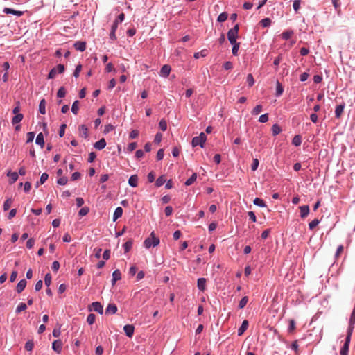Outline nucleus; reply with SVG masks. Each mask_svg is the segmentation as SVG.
I'll return each mask as SVG.
<instances>
[{
  "label": "nucleus",
  "instance_id": "obj_1",
  "mask_svg": "<svg viewBox=\"0 0 355 355\" xmlns=\"http://www.w3.org/2000/svg\"><path fill=\"white\" fill-rule=\"evenodd\" d=\"M159 239L155 236L154 232H152L150 236L146 238L144 242V245L148 249L150 247H155L159 244Z\"/></svg>",
  "mask_w": 355,
  "mask_h": 355
},
{
  "label": "nucleus",
  "instance_id": "obj_2",
  "mask_svg": "<svg viewBox=\"0 0 355 355\" xmlns=\"http://www.w3.org/2000/svg\"><path fill=\"white\" fill-rule=\"evenodd\" d=\"M239 29V24H236L232 28L229 30V31L227 32V38L231 44H234V43L236 42Z\"/></svg>",
  "mask_w": 355,
  "mask_h": 355
},
{
  "label": "nucleus",
  "instance_id": "obj_3",
  "mask_svg": "<svg viewBox=\"0 0 355 355\" xmlns=\"http://www.w3.org/2000/svg\"><path fill=\"white\" fill-rule=\"evenodd\" d=\"M207 139V137L204 132H201L199 136L195 137L192 139V146H200V147H204V144L205 143Z\"/></svg>",
  "mask_w": 355,
  "mask_h": 355
},
{
  "label": "nucleus",
  "instance_id": "obj_4",
  "mask_svg": "<svg viewBox=\"0 0 355 355\" xmlns=\"http://www.w3.org/2000/svg\"><path fill=\"white\" fill-rule=\"evenodd\" d=\"M64 71V67L63 64H58L55 67L53 68L49 75L48 78L51 79L54 78L58 74L62 73Z\"/></svg>",
  "mask_w": 355,
  "mask_h": 355
},
{
  "label": "nucleus",
  "instance_id": "obj_5",
  "mask_svg": "<svg viewBox=\"0 0 355 355\" xmlns=\"http://www.w3.org/2000/svg\"><path fill=\"white\" fill-rule=\"evenodd\" d=\"M352 335L347 334L345 342L340 349V355H347Z\"/></svg>",
  "mask_w": 355,
  "mask_h": 355
},
{
  "label": "nucleus",
  "instance_id": "obj_6",
  "mask_svg": "<svg viewBox=\"0 0 355 355\" xmlns=\"http://www.w3.org/2000/svg\"><path fill=\"white\" fill-rule=\"evenodd\" d=\"M355 324V307L354 308L352 314L350 315L349 321V327L347 329V333L348 334L352 335V331L354 327Z\"/></svg>",
  "mask_w": 355,
  "mask_h": 355
},
{
  "label": "nucleus",
  "instance_id": "obj_7",
  "mask_svg": "<svg viewBox=\"0 0 355 355\" xmlns=\"http://www.w3.org/2000/svg\"><path fill=\"white\" fill-rule=\"evenodd\" d=\"M92 309L90 310H93L100 314H102L103 312V308L101 304L98 302H95L92 304Z\"/></svg>",
  "mask_w": 355,
  "mask_h": 355
},
{
  "label": "nucleus",
  "instance_id": "obj_8",
  "mask_svg": "<svg viewBox=\"0 0 355 355\" xmlns=\"http://www.w3.org/2000/svg\"><path fill=\"white\" fill-rule=\"evenodd\" d=\"M62 347V343L60 340H55L52 344V348L54 351H55L58 354L61 352Z\"/></svg>",
  "mask_w": 355,
  "mask_h": 355
},
{
  "label": "nucleus",
  "instance_id": "obj_9",
  "mask_svg": "<svg viewBox=\"0 0 355 355\" xmlns=\"http://www.w3.org/2000/svg\"><path fill=\"white\" fill-rule=\"evenodd\" d=\"M3 12L6 13V14H12V15H16L17 17H21L24 14L23 11L15 10L14 9L9 8H5L3 9Z\"/></svg>",
  "mask_w": 355,
  "mask_h": 355
},
{
  "label": "nucleus",
  "instance_id": "obj_10",
  "mask_svg": "<svg viewBox=\"0 0 355 355\" xmlns=\"http://www.w3.org/2000/svg\"><path fill=\"white\" fill-rule=\"evenodd\" d=\"M171 70V67L168 64H165L161 68L159 75L162 77H167L169 75Z\"/></svg>",
  "mask_w": 355,
  "mask_h": 355
},
{
  "label": "nucleus",
  "instance_id": "obj_11",
  "mask_svg": "<svg viewBox=\"0 0 355 355\" xmlns=\"http://www.w3.org/2000/svg\"><path fill=\"white\" fill-rule=\"evenodd\" d=\"M134 327L130 324H126L123 327V330L126 334L127 336L129 338H131L133 336L134 334Z\"/></svg>",
  "mask_w": 355,
  "mask_h": 355
},
{
  "label": "nucleus",
  "instance_id": "obj_12",
  "mask_svg": "<svg viewBox=\"0 0 355 355\" xmlns=\"http://www.w3.org/2000/svg\"><path fill=\"white\" fill-rule=\"evenodd\" d=\"M74 48L77 51H84L86 49V42L82 41H78L73 44Z\"/></svg>",
  "mask_w": 355,
  "mask_h": 355
},
{
  "label": "nucleus",
  "instance_id": "obj_13",
  "mask_svg": "<svg viewBox=\"0 0 355 355\" xmlns=\"http://www.w3.org/2000/svg\"><path fill=\"white\" fill-rule=\"evenodd\" d=\"M138 176L137 175H132L129 178L128 184L130 186L132 187H136L138 186Z\"/></svg>",
  "mask_w": 355,
  "mask_h": 355
},
{
  "label": "nucleus",
  "instance_id": "obj_14",
  "mask_svg": "<svg viewBox=\"0 0 355 355\" xmlns=\"http://www.w3.org/2000/svg\"><path fill=\"white\" fill-rule=\"evenodd\" d=\"M249 325L248 321L247 320H245L243 321L241 326L238 329V335L241 336L243 334V333L245 331V330L248 329Z\"/></svg>",
  "mask_w": 355,
  "mask_h": 355
},
{
  "label": "nucleus",
  "instance_id": "obj_15",
  "mask_svg": "<svg viewBox=\"0 0 355 355\" xmlns=\"http://www.w3.org/2000/svg\"><path fill=\"white\" fill-rule=\"evenodd\" d=\"M26 284L27 282L25 279H21V281H19V282L17 285L16 291L18 293H21L26 288Z\"/></svg>",
  "mask_w": 355,
  "mask_h": 355
},
{
  "label": "nucleus",
  "instance_id": "obj_16",
  "mask_svg": "<svg viewBox=\"0 0 355 355\" xmlns=\"http://www.w3.org/2000/svg\"><path fill=\"white\" fill-rule=\"evenodd\" d=\"M117 311V306L114 304H109L105 309L106 314H114Z\"/></svg>",
  "mask_w": 355,
  "mask_h": 355
},
{
  "label": "nucleus",
  "instance_id": "obj_17",
  "mask_svg": "<svg viewBox=\"0 0 355 355\" xmlns=\"http://www.w3.org/2000/svg\"><path fill=\"white\" fill-rule=\"evenodd\" d=\"M299 208L300 209V216L302 218H305L309 215V207L308 205L300 206Z\"/></svg>",
  "mask_w": 355,
  "mask_h": 355
},
{
  "label": "nucleus",
  "instance_id": "obj_18",
  "mask_svg": "<svg viewBox=\"0 0 355 355\" xmlns=\"http://www.w3.org/2000/svg\"><path fill=\"white\" fill-rule=\"evenodd\" d=\"M106 146V141L104 138L101 139L99 141H96L94 146L95 148L98 150L103 149Z\"/></svg>",
  "mask_w": 355,
  "mask_h": 355
},
{
  "label": "nucleus",
  "instance_id": "obj_19",
  "mask_svg": "<svg viewBox=\"0 0 355 355\" xmlns=\"http://www.w3.org/2000/svg\"><path fill=\"white\" fill-rule=\"evenodd\" d=\"M79 135L83 138L88 137V129L85 125H81L79 128Z\"/></svg>",
  "mask_w": 355,
  "mask_h": 355
},
{
  "label": "nucleus",
  "instance_id": "obj_20",
  "mask_svg": "<svg viewBox=\"0 0 355 355\" xmlns=\"http://www.w3.org/2000/svg\"><path fill=\"white\" fill-rule=\"evenodd\" d=\"M344 108H345V105H337L336 107V110H335V116L337 119H339L343 112V110H344Z\"/></svg>",
  "mask_w": 355,
  "mask_h": 355
},
{
  "label": "nucleus",
  "instance_id": "obj_21",
  "mask_svg": "<svg viewBox=\"0 0 355 355\" xmlns=\"http://www.w3.org/2000/svg\"><path fill=\"white\" fill-rule=\"evenodd\" d=\"M7 175L10 178V184L15 183L18 179V173L17 172L8 171Z\"/></svg>",
  "mask_w": 355,
  "mask_h": 355
},
{
  "label": "nucleus",
  "instance_id": "obj_22",
  "mask_svg": "<svg viewBox=\"0 0 355 355\" xmlns=\"http://www.w3.org/2000/svg\"><path fill=\"white\" fill-rule=\"evenodd\" d=\"M122 214L123 209L121 207H118L114 212L113 221H116L118 218L121 217Z\"/></svg>",
  "mask_w": 355,
  "mask_h": 355
},
{
  "label": "nucleus",
  "instance_id": "obj_23",
  "mask_svg": "<svg viewBox=\"0 0 355 355\" xmlns=\"http://www.w3.org/2000/svg\"><path fill=\"white\" fill-rule=\"evenodd\" d=\"M121 274L119 270H116L112 273V284L114 285L116 281L120 280Z\"/></svg>",
  "mask_w": 355,
  "mask_h": 355
},
{
  "label": "nucleus",
  "instance_id": "obj_24",
  "mask_svg": "<svg viewBox=\"0 0 355 355\" xmlns=\"http://www.w3.org/2000/svg\"><path fill=\"white\" fill-rule=\"evenodd\" d=\"M35 142L37 144L40 145L42 148L44 146V136L42 132L39 133L36 137Z\"/></svg>",
  "mask_w": 355,
  "mask_h": 355
},
{
  "label": "nucleus",
  "instance_id": "obj_25",
  "mask_svg": "<svg viewBox=\"0 0 355 355\" xmlns=\"http://www.w3.org/2000/svg\"><path fill=\"white\" fill-rule=\"evenodd\" d=\"M206 279L205 278H199L197 285L199 290L203 291L205 289Z\"/></svg>",
  "mask_w": 355,
  "mask_h": 355
},
{
  "label": "nucleus",
  "instance_id": "obj_26",
  "mask_svg": "<svg viewBox=\"0 0 355 355\" xmlns=\"http://www.w3.org/2000/svg\"><path fill=\"white\" fill-rule=\"evenodd\" d=\"M46 101L45 99H42L40 102L39 105V112L42 114H45L46 113Z\"/></svg>",
  "mask_w": 355,
  "mask_h": 355
},
{
  "label": "nucleus",
  "instance_id": "obj_27",
  "mask_svg": "<svg viewBox=\"0 0 355 355\" xmlns=\"http://www.w3.org/2000/svg\"><path fill=\"white\" fill-rule=\"evenodd\" d=\"M15 116L12 119V123L13 125L20 123L24 118V115L22 114H15Z\"/></svg>",
  "mask_w": 355,
  "mask_h": 355
},
{
  "label": "nucleus",
  "instance_id": "obj_28",
  "mask_svg": "<svg viewBox=\"0 0 355 355\" xmlns=\"http://www.w3.org/2000/svg\"><path fill=\"white\" fill-rule=\"evenodd\" d=\"M196 178L197 174L196 173H193L192 175L185 182V185H191L196 180Z\"/></svg>",
  "mask_w": 355,
  "mask_h": 355
},
{
  "label": "nucleus",
  "instance_id": "obj_29",
  "mask_svg": "<svg viewBox=\"0 0 355 355\" xmlns=\"http://www.w3.org/2000/svg\"><path fill=\"white\" fill-rule=\"evenodd\" d=\"M166 182V178L164 175L159 176L156 182H155V186L157 187H159L162 186Z\"/></svg>",
  "mask_w": 355,
  "mask_h": 355
},
{
  "label": "nucleus",
  "instance_id": "obj_30",
  "mask_svg": "<svg viewBox=\"0 0 355 355\" xmlns=\"http://www.w3.org/2000/svg\"><path fill=\"white\" fill-rule=\"evenodd\" d=\"M292 144L295 146H299L302 144V138L300 135H295L292 141Z\"/></svg>",
  "mask_w": 355,
  "mask_h": 355
},
{
  "label": "nucleus",
  "instance_id": "obj_31",
  "mask_svg": "<svg viewBox=\"0 0 355 355\" xmlns=\"http://www.w3.org/2000/svg\"><path fill=\"white\" fill-rule=\"evenodd\" d=\"M253 202L255 205L261 207H265L266 206L265 202L259 198H254Z\"/></svg>",
  "mask_w": 355,
  "mask_h": 355
},
{
  "label": "nucleus",
  "instance_id": "obj_32",
  "mask_svg": "<svg viewBox=\"0 0 355 355\" xmlns=\"http://www.w3.org/2000/svg\"><path fill=\"white\" fill-rule=\"evenodd\" d=\"M247 86L251 87L254 83V80L252 74L249 73L246 78Z\"/></svg>",
  "mask_w": 355,
  "mask_h": 355
},
{
  "label": "nucleus",
  "instance_id": "obj_33",
  "mask_svg": "<svg viewBox=\"0 0 355 355\" xmlns=\"http://www.w3.org/2000/svg\"><path fill=\"white\" fill-rule=\"evenodd\" d=\"M281 131H282V129L277 124H274L272 126V135L274 136H276L278 134H279L281 132Z\"/></svg>",
  "mask_w": 355,
  "mask_h": 355
},
{
  "label": "nucleus",
  "instance_id": "obj_34",
  "mask_svg": "<svg viewBox=\"0 0 355 355\" xmlns=\"http://www.w3.org/2000/svg\"><path fill=\"white\" fill-rule=\"evenodd\" d=\"M293 34V31H286L282 33L281 36L284 40H288Z\"/></svg>",
  "mask_w": 355,
  "mask_h": 355
},
{
  "label": "nucleus",
  "instance_id": "obj_35",
  "mask_svg": "<svg viewBox=\"0 0 355 355\" xmlns=\"http://www.w3.org/2000/svg\"><path fill=\"white\" fill-rule=\"evenodd\" d=\"M34 347V343L32 340H28L25 344V349L28 352H31Z\"/></svg>",
  "mask_w": 355,
  "mask_h": 355
},
{
  "label": "nucleus",
  "instance_id": "obj_36",
  "mask_svg": "<svg viewBox=\"0 0 355 355\" xmlns=\"http://www.w3.org/2000/svg\"><path fill=\"white\" fill-rule=\"evenodd\" d=\"M12 204V200L11 198H8L3 203V210H8Z\"/></svg>",
  "mask_w": 355,
  "mask_h": 355
},
{
  "label": "nucleus",
  "instance_id": "obj_37",
  "mask_svg": "<svg viewBox=\"0 0 355 355\" xmlns=\"http://www.w3.org/2000/svg\"><path fill=\"white\" fill-rule=\"evenodd\" d=\"M248 302V297L247 296L243 297L239 303V308L243 309L245 306Z\"/></svg>",
  "mask_w": 355,
  "mask_h": 355
},
{
  "label": "nucleus",
  "instance_id": "obj_38",
  "mask_svg": "<svg viewBox=\"0 0 355 355\" xmlns=\"http://www.w3.org/2000/svg\"><path fill=\"white\" fill-rule=\"evenodd\" d=\"M228 17V15L227 12H222L221 14H220L217 18V21L218 22H224L225 21L227 20Z\"/></svg>",
  "mask_w": 355,
  "mask_h": 355
},
{
  "label": "nucleus",
  "instance_id": "obj_39",
  "mask_svg": "<svg viewBox=\"0 0 355 355\" xmlns=\"http://www.w3.org/2000/svg\"><path fill=\"white\" fill-rule=\"evenodd\" d=\"M89 211V209L87 207L81 208L78 212V215L81 217L86 216Z\"/></svg>",
  "mask_w": 355,
  "mask_h": 355
},
{
  "label": "nucleus",
  "instance_id": "obj_40",
  "mask_svg": "<svg viewBox=\"0 0 355 355\" xmlns=\"http://www.w3.org/2000/svg\"><path fill=\"white\" fill-rule=\"evenodd\" d=\"M26 308H27L26 304L25 303L21 302L16 308V313H19L23 311H25L26 309Z\"/></svg>",
  "mask_w": 355,
  "mask_h": 355
},
{
  "label": "nucleus",
  "instance_id": "obj_41",
  "mask_svg": "<svg viewBox=\"0 0 355 355\" xmlns=\"http://www.w3.org/2000/svg\"><path fill=\"white\" fill-rule=\"evenodd\" d=\"M207 55V50H202L200 52H197L194 53V58L196 59H198L200 57H205Z\"/></svg>",
  "mask_w": 355,
  "mask_h": 355
},
{
  "label": "nucleus",
  "instance_id": "obj_42",
  "mask_svg": "<svg viewBox=\"0 0 355 355\" xmlns=\"http://www.w3.org/2000/svg\"><path fill=\"white\" fill-rule=\"evenodd\" d=\"M78 105H79L78 101H74L72 105L71 111L74 114H77V113L78 112V109H79Z\"/></svg>",
  "mask_w": 355,
  "mask_h": 355
},
{
  "label": "nucleus",
  "instance_id": "obj_43",
  "mask_svg": "<svg viewBox=\"0 0 355 355\" xmlns=\"http://www.w3.org/2000/svg\"><path fill=\"white\" fill-rule=\"evenodd\" d=\"M95 320H96V316L93 313H90L87 316V322L89 324H93L95 322Z\"/></svg>",
  "mask_w": 355,
  "mask_h": 355
},
{
  "label": "nucleus",
  "instance_id": "obj_44",
  "mask_svg": "<svg viewBox=\"0 0 355 355\" xmlns=\"http://www.w3.org/2000/svg\"><path fill=\"white\" fill-rule=\"evenodd\" d=\"M270 24L271 20L269 18H265L260 21V24L263 27H268Z\"/></svg>",
  "mask_w": 355,
  "mask_h": 355
},
{
  "label": "nucleus",
  "instance_id": "obj_45",
  "mask_svg": "<svg viewBox=\"0 0 355 355\" xmlns=\"http://www.w3.org/2000/svg\"><path fill=\"white\" fill-rule=\"evenodd\" d=\"M295 329V322L294 320L291 319L289 321V327L288 329V332L291 333Z\"/></svg>",
  "mask_w": 355,
  "mask_h": 355
},
{
  "label": "nucleus",
  "instance_id": "obj_46",
  "mask_svg": "<svg viewBox=\"0 0 355 355\" xmlns=\"http://www.w3.org/2000/svg\"><path fill=\"white\" fill-rule=\"evenodd\" d=\"M262 110V105H257L252 111L253 115L259 114Z\"/></svg>",
  "mask_w": 355,
  "mask_h": 355
},
{
  "label": "nucleus",
  "instance_id": "obj_47",
  "mask_svg": "<svg viewBox=\"0 0 355 355\" xmlns=\"http://www.w3.org/2000/svg\"><path fill=\"white\" fill-rule=\"evenodd\" d=\"M132 241H128L123 244V248L125 250V252H128L132 248Z\"/></svg>",
  "mask_w": 355,
  "mask_h": 355
},
{
  "label": "nucleus",
  "instance_id": "obj_48",
  "mask_svg": "<svg viewBox=\"0 0 355 355\" xmlns=\"http://www.w3.org/2000/svg\"><path fill=\"white\" fill-rule=\"evenodd\" d=\"M232 54L234 55H236L238 53V50L239 49L240 43L236 42L234 44H232Z\"/></svg>",
  "mask_w": 355,
  "mask_h": 355
},
{
  "label": "nucleus",
  "instance_id": "obj_49",
  "mask_svg": "<svg viewBox=\"0 0 355 355\" xmlns=\"http://www.w3.org/2000/svg\"><path fill=\"white\" fill-rule=\"evenodd\" d=\"M320 223L318 219H314L311 223H309V226L310 230H313Z\"/></svg>",
  "mask_w": 355,
  "mask_h": 355
},
{
  "label": "nucleus",
  "instance_id": "obj_50",
  "mask_svg": "<svg viewBox=\"0 0 355 355\" xmlns=\"http://www.w3.org/2000/svg\"><path fill=\"white\" fill-rule=\"evenodd\" d=\"M51 283V275L48 273L45 275L44 277V284L46 286H49Z\"/></svg>",
  "mask_w": 355,
  "mask_h": 355
},
{
  "label": "nucleus",
  "instance_id": "obj_51",
  "mask_svg": "<svg viewBox=\"0 0 355 355\" xmlns=\"http://www.w3.org/2000/svg\"><path fill=\"white\" fill-rule=\"evenodd\" d=\"M159 127L162 131H165L167 129V123L164 120H161L159 123Z\"/></svg>",
  "mask_w": 355,
  "mask_h": 355
},
{
  "label": "nucleus",
  "instance_id": "obj_52",
  "mask_svg": "<svg viewBox=\"0 0 355 355\" xmlns=\"http://www.w3.org/2000/svg\"><path fill=\"white\" fill-rule=\"evenodd\" d=\"M301 1L300 0H295L293 4V9L295 12H297L300 8Z\"/></svg>",
  "mask_w": 355,
  "mask_h": 355
},
{
  "label": "nucleus",
  "instance_id": "obj_53",
  "mask_svg": "<svg viewBox=\"0 0 355 355\" xmlns=\"http://www.w3.org/2000/svg\"><path fill=\"white\" fill-rule=\"evenodd\" d=\"M259 160L257 159H254L252 164L251 165L252 171H256L259 166Z\"/></svg>",
  "mask_w": 355,
  "mask_h": 355
},
{
  "label": "nucleus",
  "instance_id": "obj_54",
  "mask_svg": "<svg viewBox=\"0 0 355 355\" xmlns=\"http://www.w3.org/2000/svg\"><path fill=\"white\" fill-rule=\"evenodd\" d=\"M48 178L49 175L46 173H42L40 179V184H44L47 180Z\"/></svg>",
  "mask_w": 355,
  "mask_h": 355
},
{
  "label": "nucleus",
  "instance_id": "obj_55",
  "mask_svg": "<svg viewBox=\"0 0 355 355\" xmlns=\"http://www.w3.org/2000/svg\"><path fill=\"white\" fill-rule=\"evenodd\" d=\"M26 137H27V142L29 143V142H32L34 139V137H35V133L33 132H28L27 135H26Z\"/></svg>",
  "mask_w": 355,
  "mask_h": 355
},
{
  "label": "nucleus",
  "instance_id": "obj_56",
  "mask_svg": "<svg viewBox=\"0 0 355 355\" xmlns=\"http://www.w3.org/2000/svg\"><path fill=\"white\" fill-rule=\"evenodd\" d=\"M268 121V114H264L260 116L259 119V121L260 123H266Z\"/></svg>",
  "mask_w": 355,
  "mask_h": 355
},
{
  "label": "nucleus",
  "instance_id": "obj_57",
  "mask_svg": "<svg viewBox=\"0 0 355 355\" xmlns=\"http://www.w3.org/2000/svg\"><path fill=\"white\" fill-rule=\"evenodd\" d=\"M81 69H82V65L81 64H78L76 66V69L73 72V76L77 78L79 76V74H80V72L81 71Z\"/></svg>",
  "mask_w": 355,
  "mask_h": 355
},
{
  "label": "nucleus",
  "instance_id": "obj_58",
  "mask_svg": "<svg viewBox=\"0 0 355 355\" xmlns=\"http://www.w3.org/2000/svg\"><path fill=\"white\" fill-rule=\"evenodd\" d=\"M51 268H52V270L54 272H57L59 270V268H60V263H59V262L58 261H53V263H52Z\"/></svg>",
  "mask_w": 355,
  "mask_h": 355
},
{
  "label": "nucleus",
  "instance_id": "obj_59",
  "mask_svg": "<svg viewBox=\"0 0 355 355\" xmlns=\"http://www.w3.org/2000/svg\"><path fill=\"white\" fill-rule=\"evenodd\" d=\"M148 181L153 182L155 180V175L153 171L150 172L147 175Z\"/></svg>",
  "mask_w": 355,
  "mask_h": 355
},
{
  "label": "nucleus",
  "instance_id": "obj_60",
  "mask_svg": "<svg viewBox=\"0 0 355 355\" xmlns=\"http://www.w3.org/2000/svg\"><path fill=\"white\" fill-rule=\"evenodd\" d=\"M114 129V127L112 125L108 124L105 126L103 132L106 134V133H108V132L112 131Z\"/></svg>",
  "mask_w": 355,
  "mask_h": 355
},
{
  "label": "nucleus",
  "instance_id": "obj_61",
  "mask_svg": "<svg viewBox=\"0 0 355 355\" xmlns=\"http://www.w3.org/2000/svg\"><path fill=\"white\" fill-rule=\"evenodd\" d=\"M35 244V240L32 238L29 239L26 242V247L28 249H31Z\"/></svg>",
  "mask_w": 355,
  "mask_h": 355
},
{
  "label": "nucleus",
  "instance_id": "obj_62",
  "mask_svg": "<svg viewBox=\"0 0 355 355\" xmlns=\"http://www.w3.org/2000/svg\"><path fill=\"white\" fill-rule=\"evenodd\" d=\"M67 125L66 124H62L60 128V130H59V136L60 137H62L64 135V132H65V128H66Z\"/></svg>",
  "mask_w": 355,
  "mask_h": 355
},
{
  "label": "nucleus",
  "instance_id": "obj_63",
  "mask_svg": "<svg viewBox=\"0 0 355 355\" xmlns=\"http://www.w3.org/2000/svg\"><path fill=\"white\" fill-rule=\"evenodd\" d=\"M67 178L66 177H62L58 180V184L60 185H65L67 183Z\"/></svg>",
  "mask_w": 355,
  "mask_h": 355
},
{
  "label": "nucleus",
  "instance_id": "obj_64",
  "mask_svg": "<svg viewBox=\"0 0 355 355\" xmlns=\"http://www.w3.org/2000/svg\"><path fill=\"white\" fill-rule=\"evenodd\" d=\"M166 216H170L173 213V208L171 206H167L164 210Z\"/></svg>",
  "mask_w": 355,
  "mask_h": 355
}]
</instances>
